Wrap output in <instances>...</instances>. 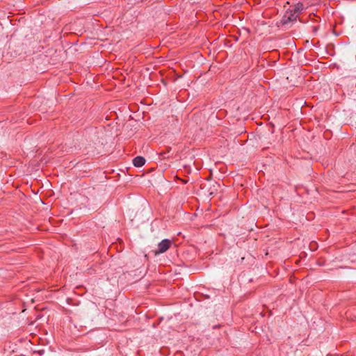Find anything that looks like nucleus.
Returning <instances> with one entry per match:
<instances>
[{
  "label": "nucleus",
  "instance_id": "obj_1",
  "mask_svg": "<svg viewBox=\"0 0 356 356\" xmlns=\"http://www.w3.org/2000/svg\"><path fill=\"white\" fill-rule=\"evenodd\" d=\"M172 242L169 239H163L158 244V249L155 250V254L166 252L170 247Z\"/></svg>",
  "mask_w": 356,
  "mask_h": 356
},
{
  "label": "nucleus",
  "instance_id": "obj_2",
  "mask_svg": "<svg viewBox=\"0 0 356 356\" xmlns=\"http://www.w3.org/2000/svg\"><path fill=\"white\" fill-rule=\"evenodd\" d=\"M298 16V14L291 10L289 13H287L286 15L283 16L282 23V24H286L289 22H294L297 19Z\"/></svg>",
  "mask_w": 356,
  "mask_h": 356
},
{
  "label": "nucleus",
  "instance_id": "obj_3",
  "mask_svg": "<svg viewBox=\"0 0 356 356\" xmlns=\"http://www.w3.org/2000/svg\"><path fill=\"white\" fill-rule=\"evenodd\" d=\"M145 163L144 157L138 156L133 159V164L136 167H142Z\"/></svg>",
  "mask_w": 356,
  "mask_h": 356
},
{
  "label": "nucleus",
  "instance_id": "obj_4",
  "mask_svg": "<svg viewBox=\"0 0 356 356\" xmlns=\"http://www.w3.org/2000/svg\"><path fill=\"white\" fill-rule=\"evenodd\" d=\"M303 4L301 3H298L295 6L294 8L292 10L299 14L303 10Z\"/></svg>",
  "mask_w": 356,
  "mask_h": 356
},
{
  "label": "nucleus",
  "instance_id": "obj_5",
  "mask_svg": "<svg viewBox=\"0 0 356 356\" xmlns=\"http://www.w3.org/2000/svg\"><path fill=\"white\" fill-rule=\"evenodd\" d=\"M313 29H314V31H317V27H316V26L313 27Z\"/></svg>",
  "mask_w": 356,
  "mask_h": 356
},
{
  "label": "nucleus",
  "instance_id": "obj_6",
  "mask_svg": "<svg viewBox=\"0 0 356 356\" xmlns=\"http://www.w3.org/2000/svg\"><path fill=\"white\" fill-rule=\"evenodd\" d=\"M182 181H183L184 183H187V181H186V180H182Z\"/></svg>",
  "mask_w": 356,
  "mask_h": 356
}]
</instances>
